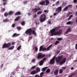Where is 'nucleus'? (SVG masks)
<instances>
[{
    "mask_svg": "<svg viewBox=\"0 0 77 77\" xmlns=\"http://www.w3.org/2000/svg\"><path fill=\"white\" fill-rule=\"evenodd\" d=\"M21 46L20 45L17 48V50H20V49H21Z\"/></svg>",
    "mask_w": 77,
    "mask_h": 77,
    "instance_id": "f704fd0d",
    "label": "nucleus"
},
{
    "mask_svg": "<svg viewBox=\"0 0 77 77\" xmlns=\"http://www.w3.org/2000/svg\"><path fill=\"white\" fill-rule=\"evenodd\" d=\"M35 51H38V48L35 47Z\"/></svg>",
    "mask_w": 77,
    "mask_h": 77,
    "instance_id": "8fccbe9b",
    "label": "nucleus"
},
{
    "mask_svg": "<svg viewBox=\"0 0 77 77\" xmlns=\"http://www.w3.org/2000/svg\"><path fill=\"white\" fill-rule=\"evenodd\" d=\"M36 71L37 73H38V72H39L40 71V69L39 68V67H37L36 68Z\"/></svg>",
    "mask_w": 77,
    "mask_h": 77,
    "instance_id": "393cba45",
    "label": "nucleus"
},
{
    "mask_svg": "<svg viewBox=\"0 0 77 77\" xmlns=\"http://www.w3.org/2000/svg\"><path fill=\"white\" fill-rule=\"evenodd\" d=\"M12 27H15V24H13V25H12Z\"/></svg>",
    "mask_w": 77,
    "mask_h": 77,
    "instance_id": "864d4df0",
    "label": "nucleus"
},
{
    "mask_svg": "<svg viewBox=\"0 0 77 77\" xmlns=\"http://www.w3.org/2000/svg\"><path fill=\"white\" fill-rule=\"evenodd\" d=\"M41 9L39 8H37L32 9V11H33L34 13H36V12H37L38 11H41Z\"/></svg>",
    "mask_w": 77,
    "mask_h": 77,
    "instance_id": "6e6552de",
    "label": "nucleus"
},
{
    "mask_svg": "<svg viewBox=\"0 0 77 77\" xmlns=\"http://www.w3.org/2000/svg\"><path fill=\"white\" fill-rule=\"evenodd\" d=\"M60 28V26H58L53 29L51 32V35L52 36L54 35L56 36V35H60L62 33V29H59V31L56 32V31H57Z\"/></svg>",
    "mask_w": 77,
    "mask_h": 77,
    "instance_id": "f257e3e1",
    "label": "nucleus"
},
{
    "mask_svg": "<svg viewBox=\"0 0 77 77\" xmlns=\"http://www.w3.org/2000/svg\"><path fill=\"white\" fill-rule=\"evenodd\" d=\"M47 68V67H45L42 69V71H45L46 69Z\"/></svg>",
    "mask_w": 77,
    "mask_h": 77,
    "instance_id": "c756f323",
    "label": "nucleus"
},
{
    "mask_svg": "<svg viewBox=\"0 0 77 77\" xmlns=\"http://www.w3.org/2000/svg\"><path fill=\"white\" fill-rule=\"evenodd\" d=\"M62 39V38H57V41H61Z\"/></svg>",
    "mask_w": 77,
    "mask_h": 77,
    "instance_id": "49530a36",
    "label": "nucleus"
},
{
    "mask_svg": "<svg viewBox=\"0 0 77 77\" xmlns=\"http://www.w3.org/2000/svg\"><path fill=\"white\" fill-rule=\"evenodd\" d=\"M75 49H76V50H77V44H76V45H75Z\"/></svg>",
    "mask_w": 77,
    "mask_h": 77,
    "instance_id": "5fc2aeb1",
    "label": "nucleus"
},
{
    "mask_svg": "<svg viewBox=\"0 0 77 77\" xmlns=\"http://www.w3.org/2000/svg\"><path fill=\"white\" fill-rule=\"evenodd\" d=\"M71 31V28L69 27L67 30H66V33H68L69 32H70Z\"/></svg>",
    "mask_w": 77,
    "mask_h": 77,
    "instance_id": "ddd939ff",
    "label": "nucleus"
},
{
    "mask_svg": "<svg viewBox=\"0 0 77 77\" xmlns=\"http://www.w3.org/2000/svg\"><path fill=\"white\" fill-rule=\"evenodd\" d=\"M3 22L4 23H6L7 22H8L9 21V19H6L3 20Z\"/></svg>",
    "mask_w": 77,
    "mask_h": 77,
    "instance_id": "5701e85b",
    "label": "nucleus"
},
{
    "mask_svg": "<svg viewBox=\"0 0 77 77\" xmlns=\"http://www.w3.org/2000/svg\"><path fill=\"white\" fill-rule=\"evenodd\" d=\"M42 61L44 62V61L45 60H46V57H45L43 59V60H42Z\"/></svg>",
    "mask_w": 77,
    "mask_h": 77,
    "instance_id": "37998d69",
    "label": "nucleus"
},
{
    "mask_svg": "<svg viewBox=\"0 0 77 77\" xmlns=\"http://www.w3.org/2000/svg\"><path fill=\"white\" fill-rule=\"evenodd\" d=\"M27 3V1H26L24 2V4H26V3Z\"/></svg>",
    "mask_w": 77,
    "mask_h": 77,
    "instance_id": "680f3d73",
    "label": "nucleus"
},
{
    "mask_svg": "<svg viewBox=\"0 0 77 77\" xmlns=\"http://www.w3.org/2000/svg\"><path fill=\"white\" fill-rule=\"evenodd\" d=\"M3 1V5L4 6H5L7 4V0H2Z\"/></svg>",
    "mask_w": 77,
    "mask_h": 77,
    "instance_id": "f3484780",
    "label": "nucleus"
},
{
    "mask_svg": "<svg viewBox=\"0 0 77 77\" xmlns=\"http://www.w3.org/2000/svg\"><path fill=\"white\" fill-rule=\"evenodd\" d=\"M51 21H49L48 22V24H51Z\"/></svg>",
    "mask_w": 77,
    "mask_h": 77,
    "instance_id": "4d7b16f0",
    "label": "nucleus"
},
{
    "mask_svg": "<svg viewBox=\"0 0 77 77\" xmlns=\"http://www.w3.org/2000/svg\"><path fill=\"white\" fill-rule=\"evenodd\" d=\"M66 24L68 25H69L70 24L71 25H72L73 24V21H68L66 23Z\"/></svg>",
    "mask_w": 77,
    "mask_h": 77,
    "instance_id": "2eb2a0df",
    "label": "nucleus"
},
{
    "mask_svg": "<svg viewBox=\"0 0 77 77\" xmlns=\"http://www.w3.org/2000/svg\"><path fill=\"white\" fill-rule=\"evenodd\" d=\"M44 2H45V3H46V6L48 5L49 4V1L48 0H46L44 1Z\"/></svg>",
    "mask_w": 77,
    "mask_h": 77,
    "instance_id": "a211bd4d",
    "label": "nucleus"
},
{
    "mask_svg": "<svg viewBox=\"0 0 77 77\" xmlns=\"http://www.w3.org/2000/svg\"><path fill=\"white\" fill-rule=\"evenodd\" d=\"M45 56V54H42L41 53H38L37 56V58L38 59H40L43 58Z\"/></svg>",
    "mask_w": 77,
    "mask_h": 77,
    "instance_id": "423d86ee",
    "label": "nucleus"
},
{
    "mask_svg": "<svg viewBox=\"0 0 77 77\" xmlns=\"http://www.w3.org/2000/svg\"><path fill=\"white\" fill-rule=\"evenodd\" d=\"M44 74V72H42L40 74V76L42 77L43 76V75Z\"/></svg>",
    "mask_w": 77,
    "mask_h": 77,
    "instance_id": "79ce46f5",
    "label": "nucleus"
},
{
    "mask_svg": "<svg viewBox=\"0 0 77 77\" xmlns=\"http://www.w3.org/2000/svg\"><path fill=\"white\" fill-rule=\"evenodd\" d=\"M39 75H35V77H39Z\"/></svg>",
    "mask_w": 77,
    "mask_h": 77,
    "instance_id": "13d9d810",
    "label": "nucleus"
},
{
    "mask_svg": "<svg viewBox=\"0 0 77 77\" xmlns=\"http://www.w3.org/2000/svg\"><path fill=\"white\" fill-rule=\"evenodd\" d=\"M50 72V69H48L46 71L47 73H49Z\"/></svg>",
    "mask_w": 77,
    "mask_h": 77,
    "instance_id": "c9c22d12",
    "label": "nucleus"
},
{
    "mask_svg": "<svg viewBox=\"0 0 77 77\" xmlns=\"http://www.w3.org/2000/svg\"><path fill=\"white\" fill-rule=\"evenodd\" d=\"M71 14H72V12H69L67 14V17H69V15H71Z\"/></svg>",
    "mask_w": 77,
    "mask_h": 77,
    "instance_id": "aec40b11",
    "label": "nucleus"
},
{
    "mask_svg": "<svg viewBox=\"0 0 77 77\" xmlns=\"http://www.w3.org/2000/svg\"><path fill=\"white\" fill-rule=\"evenodd\" d=\"M29 39H32V36L29 37Z\"/></svg>",
    "mask_w": 77,
    "mask_h": 77,
    "instance_id": "052dcab7",
    "label": "nucleus"
},
{
    "mask_svg": "<svg viewBox=\"0 0 77 77\" xmlns=\"http://www.w3.org/2000/svg\"><path fill=\"white\" fill-rule=\"evenodd\" d=\"M35 59H33L32 60V62H35Z\"/></svg>",
    "mask_w": 77,
    "mask_h": 77,
    "instance_id": "3c124183",
    "label": "nucleus"
},
{
    "mask_svg": "<svg viewBox=\"0 0 77 77\" xmlns=\"http://www.w3.org/2000/svg\"><path fill=\"white\" fill-rule=\"evenodd\" d=\"M8 14L9 15H11L13 14V11H10L8 13Z\"/></svg>",
    "mask_w": 77,
    "mask_h": 77,
    "instance_id": "bb28decb",
    "label": "nucleus"
},
{
    "mask_svg": "<svg viewBox=\"0 0 77 77\" xmlns=\"http://www.w3.org/2000/svg\"><path fill=\"white\" fill-rule=\"evenodd\" d=\"M72 17H73V15H71L69 17V18L68 19H67L68 21H69V20H71V18H72Z\"/></svg>",
    "mask_w": 77,
    "mask_h": 77,
    "instance_id": "a878e982",
    "label": "nucleus"
},
{
    "mask_svg": "<svg viewBox=\"0 0 77 77\" xmlns=\"http://www.w3.org/2000/svg\"><path fill=\"white\" fill-rule=\"evenodd\" d=\"M68 7L67 6H66L63 9L64 11H66V10H68Z\"/></svg>",
    "mask_w": 77,
    "mask_h": 77,
    "instance_id": "c85d7f7f",
    "label": "nucleus"
},
{
    "mask_svg": "<svg viewBox=\"0 0 77 77\" xmlns=\"http://www.w3.org/2000/svg\"><path fill=\"white\" fill-rule=\"evenodd\" d=\"M77 2V0H73V2L74 3H76Z\"/></svg>",
    "mask_w": 77,
    "mask_h": 77,
    "instance_id": "09e8293b",
    "label": "nucleus"
},
{
    "mask_svg": "<svg viewBox=\"0 0 77 77\" xmlns=\"http://www.w3.org/2000/svg\"><path fill=\"white\" fill-rule=\"evenodd\" d=\"M44 12H48V11L45 10H44Z\"/></svg>",
    "mask_w": 77,
    "mask_h": 77,
    "instance_id": "e2e57ef3",
    "label": "nucleus"
},
{
    "mask_svg": "<svg viewBox=\"0 0 77 77\" xmlns=\"http://www.w3.org/2000/svg\"><path fill=\"white\" fill-rule=\"evenodd\" d=\"M2 10L3 11H5V8H2Z\"/></svg>",
    "mask_w": 77,
    "mask_h": 77,
    "instance_id": "338daca9",
    "label": "nucleus"
},
{
    "mask_svg": "<svg viewBox=\"0 0 77 77\" xmlns=\"http://www.w3.org/2000/svg\"><path fill=\"white\" fill-rule=\"evenodd\" d=\"M20 35L19 34H17L16 33H14L12 35V37H17V36H18Z\"/></svg>",
    "mask_w": 77,
    "mask_h": 77,
    "instance_id": "4468645a",
    "label": "nucleus"
},
{
    "mask_svg": "<svg viewBox=\"0 0 77 77\" xmlns=\"http://www.w3.org/2000/svg\"><path fill=\"white\" fill-rule=\"evenodd\" d=\"M17 30H21V27L18 26L17 27Z\"/></svg>",
    "mask_w": 77,
    "mask_h": 77,
    "instance_id": "58836bf2",
    "label": "nucleus"
},
{
    "mask_svg": "<svg viewBox=\"0 0 77 77\" xmlns=\"http://www.w3.org/2000/svg\"><path fill=\"white\" fill-rule=\"evenodd\" d=\"M20 16H18L16 18V19H15L14 20V21H18V20H20Z\"/></svg>",
    "mask_w": 77,
    "mask_h": 77,
    "instance_id": "412c9836",
    "label": "nucleus"
},
{
    "mask_svg": "<svg viewBox=\"0 0 77 77\" xmlns=\"http://www.w3.org/2000/svg\"><path fill=\"white\" fill-rule=\"evenodd\" d=\"M37 17V15H36V14H35L34 15L33 18H36Z\"/></svg>",
    "mask_w": 77,
    "mask_h": 77,
    "instance_id": "c03bdc74",
    "label": "nucleus"
},
{
    "mask_svg": "<svg viewBox=\"0 0 77 77\" xmlns=\"http://www.w3.org/2000/svg\"><path fill=\"white\" fill-rule=\"evenodd\" d=\"M59 1H58L56 4H55V5H56V6H57V5H59Z\"/></svg>",
    "mask_w": 77,
    "mask_h": 77,
    "instance_id": "de8ad7c7",
    "label": "nucleus"
},
{
    "mask_svg": "<svg viewBox=\"0 0 77 77\" xmlns=\"http://www.w3.org/2000/svg\"><path fill=\"white\" fill-rule=\"evenodd\" d=\"M8 15H9L8 13H7L6 12H5L4 14V16L6 17L7 16H8Z\"/></svg>",
    "mask_w": 77,
    "mask_h": 77,
    "instance_id": "473e14b6",
    "label": "nucleus"
},
{
    "mask_svg": "<svg viewBox=\"0 0 77 77\" xmlns=\"http://www.w3.org/2000/svg\"><path fill=\"white\" fill-rule=\"evenodd\" d=\"M36 66H32V67H31V69H35V68H36Z\"/></svg>",
    "mask_w": 77,
    "mask_h": 77,
    "instance_id": "a19ab883",
    "label": "nucleus"
},
{
    "mask_svg": "<svg viewBox=\"0 0 77 77\" xmlns=\"http://www.w3.org/2000/svg\"><path fill=\"white\" fill-rule=\"evenodd\" d=\"M62 7L61 6L59 7L56 9V12H57V14H58L62 11Z\"/></svg>",
    "mask_w": 77,
    "mask_h": 77,
    "instance_id": "0eeeda50",
    "label": "nucleus"
},
{
    "mask_svg": "<svg viewBox=\"0 0 77 77\" xmlns=\"http://www.w3.org/2000/svg\"><path fill=\"white\" fill-rule=\"evenodd\" d=\"M67 6V7H68V8H69L70 9H71L72 8V5H68V6Z\"/></svg>",
    "mask_w": 77,
    "mask_h": 77,
    "instance_id": "7c9ffc66",
    "label": "nucleus"
},
{
    "mask_svg": "<svg viewBox=\"0 0 77 77\" xmlns=\"http://www.w3.org/2000/svg\"><path fill=\"white\" fill-rule=\"evenodd\" d=\"M43 63H44V62L41 60L39 63V65L41 66V65H43Z\"/></svg>",
    "mask_w": 77,
    "mask_h": 77,
    "instance_id": "b1692460",
    "label": "nucleus"
},
{
    "mask_svg": "<svg viewBox=\"0 0 77 77\" xmlns=\"http://www.w3.org/2000/svg\"><path fill=\"white\" fill-rule=\"evenodd\" d=\"M57 13H55L54 14V16H55V15H57Z\"/></svg>",
    "mask_w": 77,
    "mask_h": 77,
    "instance_id": "6e6d98bb",
    "label": "nucleus"
},
{
    "mask_svg": "<svg viewBox=\"0 0 77 77\" xmlns=\"http://www.w3.org/2000/svg\"><path fill=\"white\" fill-rule=\"evenodd\" d=\"M42 14V11H39L37 13V15H40Z\"/></svg>",
    "mask_w": 77,
    "mask_h": 77,
    "instance_id": "4c0bfd02",
    "label": "nucleus"
},
{
    "mask_svg": "<svg viewBox=\"0 0 77 77\" xmlns=\"http://www.w3.org/2000/svg\"><path fill=\"white\" fill-rule=\"evenodd\" d=\"M32 33L33 35H34L35 36L36 35V33L35 31V30L32 31V29L30 28L27 29L25 32V33L26 35H29V36L32 35Z\"/></svg>",
    "mask_w": 77,
    "mask_h": 77,
    "instance_id": "7ed1b4c3",
    "label": "nucleus"
},
{
    "mask_svg": "<svg viewBox=\"0 0 77 77\" xmlns=\"http://www.w3.org/2000/svg\"><path fill=\"white\" fill-rule=\"evenodd\" d=\"M62 69H65L66 68V67H63L62 68Z\"/></svg>",
    "mask_w": 77,
    "mask_h": 77,
    "instance_id": "603ef678",
    "label": "nucleus"
},
{
    "mask_svg": "<svg viewBox=\"0 0 77 77\" xmlns=\"http://www.w3.org/2000/svg\"><path fill=\"white\" fill-rule=\"evenodd\" d=\"M21 24L22 26H24L25 25V22L24 21H23L21 22Z\"/></svg>",
    "mask_w": 77,
    "mask_h": 77,
    "instance_id": "2f4dec72",
    "label": "nucleus"
},
{
    "mask_svg": "<svg viewBox=\"0 0 77 77\" xmlns=\"http://www.w3.org/2000/svg\"><path fill=\"white\" fill-rule=\"evenodd\" d=\"M63 70L62 69H60L59 70V73L60 74H62V72H63Z\"/></svg>",
    "mask_w": 77,
    "mask_h": 77,
    "instance_id": "e433bc0d",
    "label": "nucleus"
},
{
    "mask_svg": "<svg viewBox=\"0 0 77 77\" xmlns=\"http://www.w3.org/2000/svg\"><path fill=\"white\" fill-rule=\"evenodd\" d=\"M47 50V48H43V46H41L40 47L39 49V51H46Z\"/></svg>",
    "mask_w": 77,
    "mask_h": 77,
    "instance_id": "1a4fd4ad",
    "label": "nucleus"
},
{
    "mask_svg": "<svg viewBox=\"0 0 77 77\" xmlns=\"http://www.w3.org/2000/svg\"><path fill=\"white\" fill-rule=\"evenodd\" d=\"M59 42H59V41H56V42L54 43V44H55V45H57V44H58L59 43Z\"/></svg>",
    "mask_w": 77,
    "mask_h": 77,
    "instance_id": "72a5a7b5",
    "label": "nucleus"
},
{
    "mask_svg": "<svg viewBox=\"0 0 77 77\" xmlns=\"http://www.w3.org/2000/svg\"><path fill=\"white\" fill-rule=\"evenodd\" d=\"M55 58H56V57H54L51 59L50 62V64H54V60H55Z\"/></svg>",
    "mask_w": 77,
    "mask_h": 77,
    "instance_id": "9d476101",
    "label": "nucleus"
},
{
    "mask_svg": "<svg viewBox=\"0 0 77 77\" xmlns=\"http://www.w3.org/2000/svg\"><path fill=\"white\" fill-rule=\"evenodd\" d=\"M45 4L44 1H43L42 2L39 3V5H44Z\"/></svg>",
    "mask_w": 77,
    "mask_h": 77,
    "instance_id": "cd10ccee",
    "label": "nucleus"
},
{
    "mask_svg": "<svg viewBox=\"0 0 77 77\" xmlns=\"http://www.w3.org/2000/svg\"><path fill=\"white\" fill-rule=\"evenodd\" d=\"M60 52V51H57V52H56V54H57V55H58V54Z\"/></svg>",
    "mask_w": 77,
    "mask_h": 77,
    "instance_id": "a18cd8bd",
    "label": "nucleus"
},
{
    "mask_svg": "<svg viewBox=\"0 0 77 77\" xmlns=\"http://www.w3.org/2000/svg\"><path fill=\"white\" fill-rule=\"evenodd\" d=\"M30 15H32V14H30V12H29L28 13V15H29L30 16Z\"/></svg>",
    "mask_w": 77,
    "mask_h": 77,
    "instance_id": "bf43d9fd",
    "label": "nucleus"
},
{
    "mask_svg": "<svg viewBox=\"0 0 77 77\" xmlns=\"http://www.w3.org/2000/svg\"><path fill=\"white\" fill-rule=\"evenodd\" d=\"M58 72H59V70H56L54 72V74L55 75H58Z\"/></svg>",
    "mask_w": 77,
    "mask_h": 77,
    "instance_id": "f8f14e48",
    "label": "nucleus"
},
{
    "mask_svg": "<svg viewBox=\"0 0 77 77\" xmlns=\"http://www.w3.org/2000/svg\"><path fill=\"white\" fill-rule=\"evenodd\" d=\"M75 15H76V16H77V11L76 12V13H75Z\"/></svg>",
    "mask_w": 77,
    "mask_h": 77,
    "instance_id": "774afa93",
    "label": "nucleus"
},
{
    "mask_svg": "<svg viewBox=\"0 0 77 77\" xmlns=\"http://www.w3.org/2000/svg\"><path fill=\"white\" fill-rule=\"evenodd\" d=\"M63 59V55H61L57 57L56 58V63H59L60 65H62L66 62V58H64Z\"/></svg>",
    "mask_w": 77,
    "mask_h": 77,
    "instance_id": "f03ea898",
    "label": "nucleus"
},
{
    "mask_svg": "<svg viewBox=\"0 0 77 77\" xmlns=\"http://www.w3.org/2000/svg\"><path fill=\"white\" fill-rule=\"evenodd\" d=\"M66 5V3H65V2H63V4H62V6H65Z\"/></svg>",
    "mask_w": 77,
    "mask_h": 77,
    "instance_id": "ea45409f",
    "label": "nucleus"
},
{
    "mask_svg": "<svg viewBox=\"0 0 77 77\" xmlns=\"http://www.w3.org/2000/svg\"><path fill=\"white\" fill-rule=\"evenodd\" d=\"M14 47H15V46H13L11 47L8 48V50H13V49L14 48Z\"/></svg>",
    "mask_w": 77,
    "mask_h": 77,
    "instance_id": "4be33fe9",
    "label": "nucleus"
},
{
    "mask_svg": "<svg viewBox=\"0 0 77 77\" xmlns=\"http://www.w3.org/2000/svg\"><path fill=\"white\" fill-rule=\"evenodd\" d=\"M46 20V16L45 15L42 14L40 17V20L41 23H42L45 21Z\"/></svg>",
    "mask_w": 77,
    "mask_h": 77,
    "instance_id": "20e7f679",
    "label": "nucleus"
},
{
    "mask_svg": "<svg viewBox=\"0 0 77 77\" xmlns=\"http://www.w3.org/2000/svg\"><path fill=\"white\" fill-rule=\"evenodd\" d=\"M11 45V43L10 42L8 43L7 44L4 43L2 46V48H7L9 47Z\"/></svg>",
    "mask_w": 77,
    "mask_h": 77,
    "instance_id": "39448f33",
    "label": "nucleus"
},
{
    "mask_svg": "<svg viewBox=\"0 0 77 77\" xmlns=\"http://www.w3.org/2000/svg\"><path fill=\"white\" fill-rule=\"evenodd\" d=\"M11 44H12L13 45H14V44H15V43H14V42H12L11 43Z\"/></svg>",
    "mask_w": 77,
    "mask_h": 77,
    "instance_id": "69168bd1",
    "label": "nucleus"
},
{
    "mask_svg": "<svg viewBox=\"0 0 77 77\" xmlns=\"http://www.w3.org/2000/svg\"><path fill=\"white\" fill-rule=\"evenodd\" d=\"M4 64H2L1 65V68H3V66Z\"/></svg>",
    "mask_w": 77,
    "mask_h": 77,
    "instance_id": "0e129e2a",
    "label": "nucleus"
},
{
    "mask_svg": "<svg viewBox=\"0 0 77 77\" xmlns=\"http://www.w3.org/2000/svg\"><path fill=\"white\" fill-rule=\"evenodd\" d=\"M53 46V45H51L48 46L47 48H46V51H48L50 50V49L51 48V47Z\"/></svg>",
    "mask_w": 77,
    "mask_h": 77,
    "instance_id": "dca6fc26",
    "label": "nucleus"
},
{
    "mask_svg": "<svg viewBox=\"0 0 77 77\" xmlns=\"http://www.w3.org/2000/svg\"><path fill=\"white\" fill-rule=\"evenodd\" d=\"M21 15V12L20 11H18L14 15Z\"/></svg>",
    "mask_w": 77,
    "mask_h": 77,
    "instance_id": "6ab92c4d",
    "label": "nucleus"
},
{
    "mask_svg": "<svg viewBox=\"0 0 77 77\" xmlns=\"http://www.w3.org/2000/svg\"><path fill=\"white\" fill-rule=\"evenodd\" d=\"M36 73H37L36 70H32L30 72V74L32 75H34V74H36Z\"/></svg>",
    "mask_w": 77,
    "mask_h": 77,
    "instance_id": "9b49d317",
    "label": "nucleus"
}]
</instances>
